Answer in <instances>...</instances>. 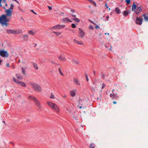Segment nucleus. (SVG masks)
<instances>
[{
  "label": "nucleus",
  "instance_id": "54",
  "mask_svg": "<svg viewBox=\"0 0 148 148\" xmlns=\"http://www.w3.org/2000/svg\"><path fill=\"white\" fill-rule=\"evenodd\" d=\"M33 44H34V47H35L36 45H37V44H36V43H33Z\"/></svg>",
  "mask_w": 148,
  "mask_h": 148
},
{
  "label": "nucleus",
  "instance_id": "43",
  "mask_svg": "<svg viewBox=\"0 0 148 148\" xmlns=\"http://www.w3.org/2000/svg\"><path fill=\"white\" fill-rule=\"evenodd\" d=\"M31 11L34 14H35L36 15H37V14L36 12H35L33 10H31Z\"/></svg>",
  "mask_w": 148,
  "mask_h": 148
},
{
  "label": "nucleus",
  "instance_id": "24",
  "mask_svg": "<svg viewBox=\"0 0 148 148\" xmlns=\"http://www.w3.org/2000/svg\"><path fill=\"white\" fill-rule=\"evenodd\" d=\"M52 32L55 33L57 36H59L62 34V33L60 32H56L55 31H53Z\"/></svg>",
  "mask_w": 148,
  "mask_h": 148
},
{
  "label": "nucleus",
  "instance_id": "57",
  "mask_svg": "<svg viewBox=\"0 0 148 148\" xmlns=\"http://www.w3.org/2000/svg\"><path fill=\"white\" fill-rule=\"evenodd\" d=\"M51 62L53 64H55V63L53 62V61H51Z\"/></svg>",
  "mask_w": 148,
  "mask_h": 148
},
{
  "label": "nucleus",
  "instance_id": "28",
  "mask_svg": "<svg viewBox=\"0 0 148 148\" xmlns=\"http://www.w3.org/2000/svg\"><path fill=\"white\" fill-rule=\"evenodd\" d=\"M65 27L64 25H60L59 24V29H61L64 28Z\"/></svg>",
  "mask_w": 148,
  "mask_h": 148
},
{
  "label": "nucleus",
  "instance_id": "53",
  "mask_svg": "<svg viewBox=\"0 0 148 148\" xmlns=\"http://www.w3.org/2000/svg\"><path fill=\"white\" fill-rule=\"evenodd\" d=\"M105 75L104 74H102V77H104L105 76Z\"/></svg>",
  "mask_w": 148,
  "mask_h": 148
},
{
  "label": "nucleus",
  "instance_id": "42",
  "mask_svg": "<svg viewBox=\"0 0 148 148\" xmlns=\"http://www.w3.org/2000/svg\"><path fill=\"white\" fill-rule=\"evenodd\" d=\"M89 21L90 23H92L94 25H96V24L95 23H94V22H93V21H92L91 20H89Z\"/></svg>",
  "mask_w": 148,
  "mask_h": 148
},
{
  "label": "nucleus",
  "instance_id": "61",
  "mask_svg": "<svg viewBox=\"0 0 148 148\" xmlns=\"http://www.w3.org/2000/svg\"><path fill=\"white\" fill-rule=\"evenodd\" d=\"M55 65H59V64H57V63H55Z\"/></svg>",
  "mask_w": 148,
  "mask_h": 148
},
{
  "label": "nucleus",
  "instance_id": "50",
  "mask_svg": "<svg viewBox=\"0 0 148 148\" xmlns=\"http://www.w3.org/2000/svg\"><path fill=\"white\" fill-rule=\"evenodd\" d=\"M105 6H106V8H108V6L107 5V3H106L105 4Z\"/></svg>",
  "mask_w": 148,
  "mask_h": 148
},
{
  "label": "nucleus",
  "instance_id": "62",
  "mask_svg": "<svg viewBox=\"0 0 148 148\" xmlns=\"http://www.w3.org/2000/svg\"><path fill=\"white\" fill-rule=\"evenodd\" d=\"M5 5L6 7H7L8 6L7 4L6 3H5Z\"/></svg>",
  "mask_w": 148,
  "mask_h": 148
},
{
  "label": "nucleus",
  "instance_id": "32",
  "mask_svg": "<svg viewBox=\"0 0 148 148\" xmlns=\"http://www.w3.org/2000/svg\"><path fill=\"white\" fill-rule=\"evenodd\" d=\"M21 69L22 71V73L24 75H25V70L23 67H21Z\"/></svg>",
  "mask_w": 148,
  "mask_h": 148
},
{
  "label": "nucleus",
  "instance_id": "22",
  "mask_svg": "<svg viewBox=\"0 0 148 148\" xmlns=\"http://www.w3.org/2000/svg\"><path fill=\"white\" fill-rule=\"evenodd\" d=\"M72 20H74L75 22L79 23L80 21L79 19L77 18H72Z\"/></svg>",
  "mask_w": 148,
  "mask_h": 148
},
{
  "label": "nucleus",
  "instance_id": "64",
  "mask_svg": "<svg viewBox=\"0 0 148 148\" xmlns=\"http://www.w3.org/2000/svg\"><path fill=\"white\" fill-rule=\"evenodd\" d=\"M21 19L22 20H24V19L22 17H21Z\"/></svg>",
  "mask_w": 148,
  "mask_h": 148
},
{
  "label": "nucleus",
  "instance_id": "34",
  "mask_svg": "<svg viewBox=\"0 0 148 148\" xmlns=\"http://www.w3.org/2000/svg\"><path fill=\"white\" fill-rule=\"evenodd\" d=\"M59 71L60 74L62 75H63V73H62V72L61 71L60 68H59Z\"/></svg>",
  "mask_w": 148,
  "mask_h": 148
},
{
  "label": "nucleus",
  "instance_id": "10",
  "mask_svg": "<svg viewBox=\"0 0 148 148\" xmlns=\"http://www.w3.org/2000/svg\"><path fill=\"white\" fill-rule=\"evenodd\" d=\"M76 90V89H75L73 90L70 91V95L72 97H74L75 95V92Z\"/></svg>",
  "mask_w": 148,
  "mask_h": 148
},
{
  "label": "nucleus",
  "instance_id": "9",
  "mask_svg": "<svg viewBox=\"0 0 148 148\" xmlns=\"http://www.w3.org/2000/svg\"><path fill=\"white\" fill-rule=\"evenodd\" d=\"M14 34H18L22 33V30L20 29H14Z\"/></svg>",
  "mask_w": 148,
  "mask_h": 148
},
{
  "label": "nucleus",
  "instance_id": "12",
  "mask_svg": "<svg viewBox=\"0 0 148 148\" xmlns=\"http://www.w3.org/2000/svg\"><path fill=\"white\" fill-rule=\"evenodd\" d=\"M130 13V11L127 10L126 11H124L123 12V14L124 16L126 17Z\"/></svg>",
  "mask_w": 148,
  "mask_h": 148
},
{
  "label": "nucleus",
  "instance_id": "55",
  "mask_svg": "<svg viewBox=\"0 0 148 148\" xmlns=\"http://www.w3.org/2000/svg\"><path fill=\"white\" fill-rule=\"evenodd\" d=\"M113 103L114 104H115L116 103V101H114L113 102Z\"/></svg>",
  "mask_w": 148,
  "mask_h": 148
},
{
  "label": "nucleus",
  "instance_id": "1",
  "mask_svg": "<svg viewBox=\"0 0 148 148\" xmlns=\"http://www.w3.org/2000/svg\"><path fill=\"white\" fill-rule=\"evenodd\" d=\"M6 14H3L0 16V23L3 26H4L7 27L8 26V22L10 21V19L7 18V17L11 16L12 14V10L8 9L5 11Z\"/></svg>",
  "mask_w": 148,
  "mask_h": 148
},
{
  "label": "nucleus",
  "instance_id": "5",
  "mask_svg": "<svg viewBox=\"0 0 148 148\" xmlns=\"http://www.w3.org/2000/svg\"><path fill=\"white\" fill-rule=\"evenodd\" d=\"M143 21V19L142 18L137 16L136 18V23L137 25H140L142 24Z\"/></svg>",
  "mask_w": 148,
  "mask_h": 148
},
{
  "label": "nucleus",
  "instance_id": "45",
  "mask_svg": "<svg viewBox=\"0 0 148 148\" xmlns=\"http://www.w3.org/2000/svg\"><path fill=\"white\" fill-rule=\"evenodd\" d=\"M96 26L95 27V28L96 29H99L100 28V27L99 26L97 25H96Z\"/></svg>",
  "mask_w": 148,
  "mask_h": 148
},
{
  "label": "nucleus",
  "instance_id": "56",
  "mask_svg": "<svg viewBox=\"0 0 148 148\" xmlns=\"http://www.w3.org/2000/svg\"><path fill=\"white\" fill-rule=\"evenodd\" d=\"M95 71H93V74H94V75H95Z\"/></svg>",
  "mask_w": 148,
  "mask_h": 148
},
{
  "label": "nucleus",
  "instance_id": "46",
  "mask_svg": "<svg viewBox=\"0 0 148 148\" xmlns=\"http://www.w3.org/2000/svg\"><path fill=\"white\" fill-rule=\"evenodd\" d=\"M71 11L73 13H74L75 12V11L74 10L72 9L71 10Z\"/></svg>",
  "mask_w": 148,
  "mask_h": 148
},
{
  "label": "nucleus",
  "instance_id": "52",
  "mask_svg": "<svg viewBox=\"0 0 148 148\" xmlns=\"http://www.w3.org/2000/svg\"><path fill=\"white\" fill-rule=\"evenodd\" d=\"M18 4H19V2H18V1L17 0H16V1Z\"/></svg>",
  "mask_w": 148,
  "mask_h": 148
},
{
  "label": "nucleus",
  "instance_id": "29",
  "mask_svg": "<svg viewBox=\"0 0 148 148\" xmlns=\"http://www.w3.org/2000/svg\"><path fill=\"white\" fill-rule=\"evenodd\" d=\"M72 62L73 63H75L77 64H78L79 63L78 61H76L75 60H73Z\"/></svg>",
  "mask_w": 148,
  "mask_h": 148
},
{
  "label": "nucleus",
  "instance_id": "19",
  "mask_svg": "<svg viewBox=\"0 0 148 148\" xmlns=\"http://www.w3.org/2000/svg\"><path fill=\"white\" fill-rule=\"evenodd\" d=\"M115 11L118 14H119L121 13L120 10L119 9V8L118 7L116 8L115 9Z\"/></svg>",
  "mask_w": 148,
  "mask_h": 148
},
{
  "label": "nucleus",
  "instance_id": "30",
  "mask_svg": "<svg viewBox=\"0 0 148 148\" xmlns=\"http://www.w3.org/2000/svg\"><path fill=\"white\" fill-rule=\"evenodd\" d=\"M77 44L78 45H83V43L82 41H77Z\"/></svg>",
  "mask_w": 148,
  "mask_h": 148
},
{
  "label": "nucleus",
  "instance_id": "7",
  "mask_svg": "<svg viewBox=\"0 0 148 148\" xmlns=\"http://www.w3.org/2000/svg\"><path fill=\"white\" fill-rule=\"evenodd\" d=\"M79 34L80 36L82 38L84 37L85 35V32L83 31L82 29L80 28H79Z\"/></svg>",
  "mask_w": 148,
  "mask_h": 148
},
{
  "label": "nucleus",
  "instance_id": "13",
  "mask_svg": "<svg viewBox=\"0 0 148 148\" xmlns=\"http://www.w3.org/2000/svg\"><path fill=\"white\" fill-rule=\"evenodd\" d=\"M6 30L8 34H14V29H8Z\"/></svg>",
  "mask_w": 148,
  "mask_h": 148
},
{
  "label": "nucleus",
  "instance_id": "59",
  "mask_svg": "<svg viewBox=\"0 0 148 148\" xmlns=\"http://www.w3.org/2000/svg\"><path fill=\"white\" fill-rule=\"evenodd\" d=\"M2 62V60H0V65H1V63Z\"/></svg>",
  "mask_w": 148,
  "mask_h": 148
},
{
  "label": "nucleus",
  "instance_id": "15",
  "mask_svg": "<svg viewBox=\"0 0 148 148\" xmlns=\"http://www.w3.org/2000/svg\"><path fill=\"white\" fill-rule=\"evenodd\" d=\"M74 82L76 85H80V82L76 78H75L74 80Z\"/></svg>",
  "mask_w": 148,
  "mask_h": 148
},
{
  "label": "nucleus",
  "instance_id": "60",
  "mask_svg": "<svg viewBox=\"0 0 148 148\" xmlns=\"http://www.w3.org/2000/svg\"><path fill=\"white\" fill-rule=\"evenodd\" d=\"M63 97H64V98H65V97H66V95H64V96H63Z\"/></svg>",
  "mask_w": 148,
  "mask_h": 148
},
{
  "label": "nucleus",
  "instance_id": "6",
  "mask_svg": "<svg viewBox=\"0 0 148 148\" xmlns=\"http://www.w3.org/2000/svg\"><path fill=\"white\" fill-rule=\"evenodd\" d=\"M58 58L59 60L60 61H66V58L65 56L63 54H61L58 57Z\"/></svg>",
  "mask_w": 148,
  "mask_h": 148
},
{
  "label": "nucleus",
  "instance_id": "40",
  "mask_svg": "<svg viewBox=\"0 0 148 148\" xmlns=\"http://www.w3.org/2000/svg\"><path fill=\"white\" fill-rule=\"evenodd\" d=\"M89 28L91 29L92 30H93L94 28L92 25H90L89 26Z\"/></svg>",
  "mask_w": 148,
  "mask_h": 148
},
{
  "label": "nucleus",
  "instance_id": "63",
  "mask_svg": "<svg viewBox=\"0 0 148 148\" xmlns=\"http://www.w3.org/2000/svg\"><path fill=\"white\" fill-rule=\"evenodd\" d=\"M2 6V5L1 4V3H0V7H1Z\"/></svg>",
  "mask_w": 148,
  "mask_h": 148
},
{
  "label": "nucleus",
  "instance_id": "2",
  "mask_svg": "<svg viewBox=\"0 0 148 148\" xmlns=\"http://www.w3.org/2000/svg\"><path fill=\"white\" fill-rule=\"evenodd\" d=\"M48 105L53 109V111L56 113L59 112L60 108L56 104L51 102H48Z\"/></svg>",
  "mask_w": 148,
  "mask_h": 148
},
{
  "label": "nucleus",
  "instance_id": "16",
  "mask_svg": "<svg viewBox=\"0 0 148 148\" xmlns=\"http://www.w3.org/2000/svg\"><path fill=\"white\" fill-rule=\"evenodd\" d=\"M16 76L18 79H22L23 78V76L19 74H16Z\"/></svg>",
  "mask_w": 148,
  "mask_h": 148
},
{
  "label": "nucleus",
  "instance_id": "49",
  "mask_svg": "<svg viewBox=\"0 0 148 148\" xmlns=\"http://www.w3.org/2000/svg\"><path fill=\"white\" fill-rule=\"evenodd\" d=\"M73 41L77 43V40L75 39H74L73 40Z\"/></svg>",
  "mask_w": 148,
  "mask_h": 148
},
{
  "label": "nucleus",
  "instance_id": "31",
  "mask_svg": "<svg viewBox=\"0 0 148 148\" xmlns=\"http://www.w3.org/2000/svg\"><path fill=\"white\" fill-rule=\"evenodd\" d=\"M14 7V5L13 4H11L10 5V7L9 9L11 10H12L13 9Z\"/></svg>",
  "mask_w": 148,
  "mask_h": 148
},
{
  "label": "nucleus",
  "instance_id": "58",
  "mask_svg": "<svg viewBox=\"0 0 148 148\" xmlns=\"http://www.w3.org/2000/svg\"><path fill=\"white\" fill-rule=\"evenodd\" d=\"M7 66L8 67H9V63H8V64H7Z\"/></svg>",
  "mask_w": 148,
  "mask_h": 148
},
{
  "label": "nucleus",
  "instance_id": "33",
  "mask_svg": "<svg viewBox=\"0 0 148 148\" xmlns=\"http://www.w3.org/2000/svg\"><path fill=\"white\" fill-rule=\"evenodd\" d=\"M33 65L34 66V67L36 69H38V67L37 65L36 64H35L34 63Z\"/></svg>",
  "mask_w": 148,
  "mask_h": 148
},
{
  "label": "nucleus",
  "instance_id": "51",
  "mask_svg": "<svg viewBox=\"0 0 148 148\" xmlns=\"http://www.w3.org/2000/svg\"><path fill=\"white\" fill-rule=\"evenodd\" d=\"M106 18H107V19H109V17L108 16H106Z\"/></svg>",
  "mask_w": 148,
  "mask_h": 148
},
{
  "label": "nucleus",
  "instance_id": "20",
  "mask_svg": "<svg viewBox=\"0 0 148 148\" xmlns=\"http://www.w3.org/2000/svg\"><path fill=\"white\" fill-rule=\"evenodd\" d=\"M28 33L31 35H34L36 33L34 32L32 30H29L28 31Z\"/></svg>",
  "mask_w": 148,
  "mask_h": 148
},
{
  "label": "nucleus",
  "instance_id": "21",
  "mask_svg": "<svg viewBox=\"0 0 148 148\" xmlns=\"http://www.w3.org/2000/svg\"><path fill=\"white\" fill-rule=\"evenodd\" d=\"M91 3L94 5L95 6H97L96 3L94 1L92 0H88Z\"/></svg>",
  "mask_w": 148,
  "mask_h": 148
},
{
  "label": "nucleus",
  "instance_id": "44",
  "mask_svg": "<svg viewBox=\"0 0 148 148\" xmlns=\"http://www.w3.org/2000/svg\"><path fill=\"white\" fill-rule=\"evenodd\" d=\"M105 86H106V85L105 84H104V83H103L102 89L103 88H104L105 87Z\"/></svg>",
  "mask_w": 148,
  "mask_h": 148
},
{
  "label": "nucleus",
  "instance_id": "39",
  "mask_svg": "<svg viewBox=\"0 0 148 148\" xmlns=\"http://www.w3.org/2000/svg\"><path fill=\"white\" fill-rule=\"evenodd\" d=\"M85 76L87 81H88L89 80V79L87 75L86 74H85Z\"/></svg>",
  "mask_w": 148,
  "mask_h": 148
},
{
  "label": "nucleus",
  "instance_id": "48",
  "mask_svg": "<svg viewBox=\"0 0 148 148\" xmlns=\"http://www.w3.org/2000/svg\"><path fill=\"white\" fill-rule=\"evenodd\" d=\"M48 8L50 10H51L52 9V7H51L50 6H48Z\"/></svg>",
  "mask_w": 148,
  "mask_h": 148
},
{
  "label": "nucleus",
  "instance_id": "23",
  "mask_svg": "<svg viewBox=\"0 0 148 148\" xmlns=\"http://www.w3.org/2000/svg\"><path fill=\"white\" fill-rule=\"evenodd\" d=\"M142 16L144 17L145 20L147 21H148V16H147L146 14H144Z\"/></svg>",
  "mask_w": 148,
  "mask_h": 148
},
{
  "label": "nucleus",
  "instance_id": "27",
  "mask_svg": "<svg viewBox=\"0 0 148 148\" xmlns=\"http://www.w3.org/2000/svg\"><path fill=\"white\" fill-rule=\"evenodd\" d=\"M119 96H117L115 94L114 95V96L113 98H112V99H114L116 100H118L119 99Z\"/></svg>",
  "mask_w": 148,
  "mask_h": 148
},
{
  "label": "nucleus",
  "instance_id": "26",
  "mask_svg": "<svg viewBox=\"0 0 148 148\" xmlns=\"http://www.w3.org/2000/svg\"><path fill=\"white\" fill-rule=\"evenodd\" d=\"M95 144L94 143H91L89 147L90 148H95Z\"/></svg>",
  "mask_w": 148,
  "mask_h": 148
},
{
  "label": "nucleus",
  "instance_id": "38",
  "mask_svg": "<svg viewBox=\"0 0 148 148\" xmlns=\"http://www.w3.org/2000/svg\"><path fill=\"white\" fill-rule=\"evenodd\" d=\"M71 27L73 28H75L76 27V25L74 23H72L71 25Z\"/></svg>",
  "mask_w": 148,
  "mask_h": 148
},
{
  "label": "nucleus",
  "instance_id": "17",
  "mask_svg": "<svg viewBox=\"0 0 148 148\" xmlns=\"http://www.w3.org/2000/svg\"><path fill=\"white\" fill-rule=\"evenodd\" d=\"M23 38L24 40L27 41L28 39V36L27 34L24 35L23 36Z\"/></svg>",
  "mask_w": 148,
  "mask_h": 148
},
{
  "label": "nucleus",
  "instance_id": "4",
  "mask_svg": "<svg viewBox=\"0 0 148 148\" xmlns=\"http://www.w3.org/2000/svg\"><path fill=\"white\" fill-rule=\"evenodd\" d=\"M30 84L35 90L38 92H41L42 91V90L41 87L38 84L35 83L31 82L30 83Z\"/></svg>",
  "mask_w": 148,
  "mask_h": 148
},
{
  "label": "nucleus",
  "instance_id": "11",
  "mask_svg": "<svg viewBox=\"0 0 148 148\" xmlns=\"http://www.w3.org/2000/svg\"><path fill=\"white\" fill-rule=\"evenodd\" d=\"M62 21L64 23L71 22L72 21L68 18H66L62 19Z\"/></svg>",
  "mask_w": 148,
  "mask_h": 148
},
{
  "label": "nucleus",
  "instance_id": "47",
  "mask_svg": "<svg viewBox=\"0 0 148 148\" xmlns=\"http://www.w3.org/2000/svg\"><path fill=\"white\" fill-rule=\"evenodd\" d=\"M71 15L72 17H74L75 18H76L75 17L76 16L75 15H74V14H72Z\"/></svg>",
  "mask_w": 148,
  "mask_h": 148
},
{
  "label": "nucleus",
  "instance_id": "41",
  "mask_svg": "<svg viewBox=\"0 0 148 148\" xmlns=\"http://www.w3.org/2000/svg\"><path fill=\"white\" fill-rule=\"evenodd\" d=\"M138 11L139 12H141L142 11V9L140 8V6H139V7H138Z\"/></svg>",
  "mask_w": 148,
  "mask_h": 148
},
{
  "label": "nucleus",
  "instance_id": "8",
  "mask_svg": "<svg viewBox=\"0 0 148 148\" xmlns=\"http://www.w3.org/2000/svg\"><path fill=\"white\" fill-rule=\"evenodd\" d=\"M132 10H134L135 12L137 14H139V12H137L138 10V8H137L136 9V6L135 3H134L132 6Z\"/></svg>",
  "mask_w": 148,
  "mask_h": 148
},
{
  "label": "nucleus",
  "instance_id": "14",
  "mask_svg": "<svg viewBox=\"0 0 148 148\" xmlns=\"http://www.w3.org/2000/svg\"><path fill=\"white\" fill-rule=\"evenodd\" d=\"M59 24L51 28L50 29L51 30H53L55 29H59Z\"/></svg>",
  "mask_w": 148,
  "mask_h": 148
},
{
  "label": "nucleus",
  "instance_id": "18",
  "mask_svg": "<svg viewBox=\"0 0 148 148\" xmlns=\"http://www.w3.org/2000/svg\"><path fill=\"white\" fill-rule=\"evenodd\" d=\"M13 81L15 82L16 83L18 84H19L20 82L21 81L18 80V79H17L15 77H13Z\"/></svg>",
  "mask_w": 148,
  "mask_h": 148
},
{
  "label": "nucleus",
  "instance_id": "36",
  "mask_svg": "<svg viewBox=\"0 0 148 148\" xmlns=\"http://www.w3.org/2000/svg\"><path fill=\"white\" fill-rule=\"evenodd\" d=\"M114 95L115 94L113 92L110 94V96L111 97H112L113 98Z\"/></svg>",
  "mask_w": 148,
  "mask_h": 148
},
{
  "label": "nucleus",
  "instance_id": "3",
  "mask_svg": "<svg viewBox=\"0 0 148 148\" xmlns=\"http://www.w3.org/2000/svg\"><path fill=\"white\" fill-rule=\"evenodd\" d=\"M29 98L31 99L32 100L34 101L36 106L39 109L41 108V106L40 102L36 97L30 95L29 97Z\"/></svg>",
  "mask_w": 148,
  "mask_h": 148
},
{
  "label": "nucleus",
  "instance_id": "37",
  "mask_svg": "<svg viewBox=\"0 0 148 148\" xmlns=\"http://www.w3.org/2000/svg\"><path fill=\"white\" fill-rule=\"evenodd\" d=\"M131 0H126L125 1L127 4H129Z\"/></svg>",
  "mask_w": 148,
  "mask_h": 148
},
{
  "label": "nucleus",
  "instance_id": "35",
  "mask_svg": "<svg viewBox=\"0 0 148 148\" xmlns=\"http://www.w3.org/2000/svg\"><path fill=\"white\" fill-rule=\"evenodd\" d=\"M50 98L51 99H54L55 98V97L54 95L52 94H51V96L50 97Z\"/></svg>",
  "mask_w": 148,
  "mask_h": 148
},
{
  "label": "nucleus",
  "instance_id": "25",
  "mask_svg": "<svg viewBox=\"0 0 148 148\" xmlns=\"http://www.w3.org/2000/svg\"><path fill=\"white\" fill-rule=\"evenodd\" d=\"M19 84L24 87H25L26 86L24 82L21 81L20 82Z\"/></svg>",
  "mask_w": 148,
  "mask_h": 148
}]
</instances>
